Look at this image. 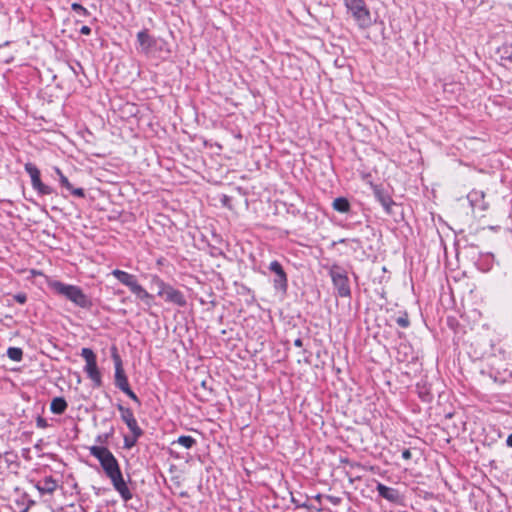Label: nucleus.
I'll return each mask as SVG.
<instances>
[{
	"label": "nucleus",
	"instance_id": "obj_26",
	"mask_svg": "<svg viewBox=\"0 0 512 512\" xmlns=\"http://www.w3.org/2000/svg\"><path fill=\"white\" fill-rule=\"evenodd\" d=\"M71 9L76 12L78 15L80 16H83V17H88L90 16V12L84 7L82 6L81 4L79 3H73L71 5Z\"/></svg>",
	"mask_w": 512,
	"mask_h": 512
},
{
	"label": "nucleus",
	"instance_id": "obj_21",
	"mask_svg": "<svg viewBox=\"0 0 512 512\" xmlns=\"http://www.w3.org/2000/svg\"><path fill=\"white\" fill-rule=\"evenodd\" d=\"M488 376L496 383L503 384L507 380V376H510V373L505 370L503 373H500L499 371L490 370L488 372Z\"/></svg>",
	"mask_w": 512,
	"mask_h": 512
},
{
	"label": "nucleus",
	"instance_id": "obj_35",
	"mask_svg": "<svg viewBox=\"0 0 512 512\" xmlns=\"http://www.w3.org/2000/svg\"><path fill=\"white\" fill-rule=\"evenodd\" d=\"M419 394L424 401H429L431 399L430 395L426 392H420Z\"/></svg>",
	"mask_w": 512,
	"mask_h": 512
},
{
	"label": "nucleus",
	"instance_id": "obj_1",
	"mask_svg": "<svg viewBox=\"0 0 512 512\" xmlns=\"http://www.w3.org/2000/svg\"><path fill=\"white\" fill-rule=\"evenodd\" d=\"M49 287L55 293L65 297L79 308L90 310L93 306L90 297H88L79 286L54 280L49 282Z\"/></svg>",
	"mask_w": 512,
	"mask_h": 512
},
{
	"label": "nucleus",
	"instance_id": "obj_8",
	"mask_svg": "<svg viewBox=\"0 0 512 512\" xmlns=\"http://www.w3.org/2000/svg\"><path fill=\"white\" fill-rule=\"evenodd\" d=\"M25 171L31 178V185L39 195H50L54 193V189L41 181L40 170L37 166L31 162H28L24 166Z\"/></svg>",
	"mask_w": 512,
	"mask_h": 512
},
{
	"label": "nucleus",
	"instance_id": "obj_27",
	"mask_svg": "<svg viewBox=\"0 0 512 512\" xmlns=\"http://www.w3.org/2000/svg\"><path fill=\"white\" fill-rule=\"evenodd\" d=\"M114 429L111 428V430L108 433L100 434L96 437V442L99 443V446H104L108 443L109 438L113 435Z\"/></svg>",
	"mask_w": 512,
	"mask_h": 512
},
{
	"label": "nucleus",
	"instance_id": "obj_28",
	"mask_svg": "<svg viewBox=\"0 0 512 512\" xmlns=\"http://www.w3.org/2000/svg\"><path fill=\"white\" fill-rule=\"evenodd\" d=\"M396 323L402 327V328H407L409 327L410 325V320H409V317H408V314L405 312L403 313L401 316L397 317L396 318Z\"/></svg>",
	"mask_w": 512,
	"mask_h": 512
},
{
	"label": "nucleus",
	"instance_id": "obj_15",
	"mask_svg": "<svg viewBox=\"0 0 512 512\" xmlns=\"http://www.w3.org/2000/svg\"><path fill=\"white\" fill-rule=\"evenodd\" d=\"M376 491L378 492L379 496L386 499L387 501L391 503H400L402 496L400 492L392 487H388L380 482L376 485Z\"/></svg>",
	"mask_w": 512,
	"mask_h": 512
},
{
	"label": "nucleus",
	"instance_id": "obj_33",
	"mask_svg": "<svg viewBox=\"0 0 512 512\" xmlns=\"http://www.w3.org/2000/svg\"><path fill=\"white\" fill-rule=\"evenodd\" d=\"M80 33L83 34V35H89L91 33V28L84 25L81 27L80 29Z\"/></svg>",
	"mask_w": 512,
	"mask_h": 512
},
{
	"label": "nucleus",
	"instance_id": "obj_38",
	"mask_svg": "<svg viewBox=\"0 0 512 512\" xmlns=\"http://www.w3.org/2000/svg\"><path fill=\"white\" fill-rule=\"evenodd\" d=\"M296 504H297V506H298V507H300V506H302V507L306 506L305 504H299V500H296Z\"/></svg>",
	"mask_w": 512,
	"mask_h": 512
},
{
	"label": "nucleus",
	"instance_id": "obj_34",
	"mask_svg": "<svg viewBox=\"0 0 512 512\" xmlns=\"http://www.w3.org/2000/svg\"><path fill=\"white\" fill-rule=\"evenodd\" d=\"M328 499L335 505H338L341 502L339 497L328 496Z\"/></svg>",
	"mask_w": 512,
	"mask_h": 512
},
{
	"label": "nucleus",
	"instance_id": "obj_22",
	"mask_svg": "<svg viewBox=\"0 0 512 512\" xmlns=\"http://www.w3.org/2000/svg\"><path fill=\"white\" fill-rule=\"evenodd\" d=\"M173 444H179L186 449H190L196 444V440L192 436L182 435L178 437V439L174 441Z\"/></svg>",
	"mask_w": 512,
	"mask_h": 512
},
{
	"label": "nucleus",
	"instance_id": "obj_37",
	"mask_svg": "<svg viewBox=\"0 0 512 512\" xmlns=\"http://www.w3.org/2000/svg\"><path fill=\"white\" fill-rule=\"evenodd\" d=\"M506 444L512 447V433L507 437Z\"/></svg>",
	"mask_w": 512,
	"mask_h": 512
},
{
	"label": "nucleus",
	"instance_id": "obj_25",
	"mask_svg": "<svg viewBox=\"0 0 512 512\" xmlns=\"http://www.w3.org/2000/svg\"><path fill=\"white\" fill-rule=\"evenodd\" d=\"M140 437L141 436H135L134 434L125 435L123 438L124 448L125 449L133 448L136 445V443Z\"/></svg>",
	"mask_w": 512,
	"mask_h": 512
},
{
	"label": "nucleus",
	"instance_id": "obj_13",
	"mask_svg": "<svg viewBox=\"0 0 512 512\" xmlns=\"http://www.w3.org/2000/svg\"><path fill=\"white\" fill-rule=\"evenodd\" d=\"M373 194L376 200L382 205L387 214H393V207L396 203L390 196V194L380 186L373 187Z\"/></svg>",
	"mask_w": 512,
	"mask_h": 512
},
{
	"label": "nucleus",
	"instance_id": "obj_31",
	"mask_svg": "<svg viewBox=\"0 0 512 512\" xmlns=\"http://www.w3.org/2000/svg\"><path fill=\"white\" fill-rule=\"evenodd\" d=\"M36 425L38 428H46L48 426V423H47V420L44 419L43 417L39 416L37 419H36Z\"/></svg>",
	"mask_w": 512,
	"mask_h": 512
},
{
	"label": "nucleus",
	"instance_id": "obj_17",
	"mask_svg": "<svg viewBox=\"0 0 512 512\" xmlns=\"http://www.w3.org/2000/svg\"><path fill=\"white\" fill-rule=\"evenodd\" d=\"M40 494H52L58 488V482L52 476H45L35 485Z\"/></svg>",
	"mask_w": 512,
	"mask_h": 512
},
{
	"label": "nucleus",
	"instance_id": "obj_14",
	"mask_svg": "<svg viewBox=\"0 0 512 512\" xmlns=\"http://www.w3.org/2000/svg\"><path fill=\"white\" fill-rule=\"evenodd\" d=\"M164 300L168 303L175 304L179 307H185L187 305L185 295L178 289H175L173 286L166 287L164 291V296H162Z\"/></svg>",
	"mask_w": 512,
	"mask_h": 512
},
{
	"label": "nucleus",
	"instance_id": "obj_40",
	"mask_svg": "<svg viewBox=\"0 0 512 512\" xmlns=\"http://www.w3.org/2000/svg\"><path fill=\"white\" fill-rule=\"evenodd\" d=\"M29 510V507H26L25 509H23L21 512H28Z\"/></svg>",
	"mask_w": 512,
	"mask_h": 512
},
{
	"label": "nucleus",
	"instance_id": "obj_39",
	"mask_svg": "<svg viewBox=\"0 0 512 512\" xmlns=\"http://www.w3.org/2000/svg\"><path fill=\"white\" fill-rule=\"evenodd\" d=\"M345 241H346V239H340V240L338 241V243H344Z\"/></svg>",
	"mask_w": 512,
	"mask_h": 512
},
{
	"label": "nucleus",
	"instance_id": "obj_4",
	"mask_svg": "<svg viewBox=\"0 0 512 512\" xmlns=\"http://www.w3.org/2000/svg\"><path fill=\"white\" fill-rule=\"evenodd\" d=\"M89 452L100 462V465L107 477L120 471L117 459L106 446H91L89 447Z\"/></svg>",
	"mask_w": 512,
	"mask_h": 512
},
{
	"label": "nucleus",
	"instance_id": "obj_16",
	"mask_svg": "<svg viewBox=\"0 0 512 512\" xmlns=\"http://www.w3.org/2000/svg\"><path fill=\"white\" fill-rule=\"evenodd\" d=\"M54 171L58 175L59 183L63 188L67 189L72 195H74L76 197H79V198L85 197L84 189L83 188H74L72 186V184L69 182L68 178L62 173V171L58 167H55Z\"/></svg>",
	"mask_w": 512,
	"mask_h": 512
},
{
	"label": "nucleus",
	"instance_id": "obj_36",
	"mask_svg": "<svg viewBox=\"0 0 512 512\" xmlns=\"http://www.w3.org/2000/svg\"><path fill=\"white\" fill-rule=\"evenodd\" d=\"M294 345L296 347H302L303 346V341L301 338H297L295 341H294Z\"/></svg>",
	"mask_w": 512,
	"mask_h": 512
},
{
	"label": "nucleus",
	"instance_id": "obj_11",
	"mask_svg": "<svg viewBox=\"0 0 512 512\" xmlns=\"http://www.w3.org/2000/svg\"><path fill=\"white\" fill-rule=\"evenodd\" d=\"M117 409L120 412L122 421L127 425L131 434H134L135 436H142L144 432L138 425L133 411L130 408L123 406L122 404H117Z\"/></svg>",
	"mask_w": 512,
	"mask_h": 512
},
{
	"label": "nucleus",
	"instance_id": "obj_29",
	"mask_svg": "<svg viewBox=\"0 0 512 512\" xmlns=\"http://www.w3.org/2000/svg\"><path fill=\"white\" fill-rule=\"evenodd\" d=\"M123 393H125L132 401H134L135 403H137L138 405L141 404L140 402V399L138 398V396L132 391V389L130 388V386H128L127 388L121 390Z\"/></svg>",
	"mask_w": 512,
	"mask_h": 512
},
{
	"label": "nucleus",
	"instance_id": "obj_30",
	"mask_svg": "<svg viewBox=\"0 0 512 512\" xmlns=\"http://www.w3.org/2000/svg\"><path fill=\"white\" fill-rule=\"evenodd\" d=\"M13 298L19 304H25L27 302V295L23 292L15 294Z\"/></svg>",
	"mask_w": 512,
	"mask_h": 512
},
{
	"label": "nucleus",
	"instance_id": "obj_24",
	"mask_svg": "<svg viewBox=\"0 0 512 512\" xmlns=\"http://www.w3.org/2000/svg\"><path fill=\"white\" fill-rule=\"evenodd\" d=\"M7 356L16 362H19L23 358V351L19 347H9L7 350Z\"/></svg>",
	"mask_w": 512,
	"mask_h": 512
},
{
	"label": "nucleus",
	"instance_id": "obj_23",
	"mask_svg": "<svg viewBox=\"0 0 512 512\" xmlns=\"http://www.w3.org/2000/svg\"><path fill=\"white\" fill-rule=\"evenodd\" d=\"M151 282L152 284L157 286V295L160 297L164 296V291L166 290V287L170 286V284L165 283L158 275H153L151 278Z\"/></svg>",
	"mask_w": 512,
	"mask_h": 512
},
{
	"label": "nucleus",
	"instance_id": "obj_20",
	"mask_svg": "<svg viewBox=\"0 0 512 512\" xmlns=\"http://www.w3.org/2000/svg\"><path fill=\"white\" fill-rule=\"evenodd\" d=\"M332 207L334 210L340 213H347L350 210V203L345 197H338L334 199L332 203Z\"/></svg>",
	"mask_w": 512,
	"mask_h": 512
},
{
	"label": "nucleus",
	"instance_id": "obj_10",
	"mask_svg": "<svg viewBox=\"0 0 512 512\" xmlns=\"http://www.w3.org/2000/svg\"><path fill=\"white\" fill-rule=\"evenodd\" d=\"M112 359H113L114 367H115V375H114L115 386L118 389L123 390L130 385L128 382V377L123 368L122 359L119 356V354L117 353V349L115 347L113 348Z\"/></svg>",
	"mask_w": 512,
	"mask_h": 512
},
{
	"label": "nucleus",
	"instance_id": "obj_19",
	"mask_svg": "<svg viewBox=\"0 0 512 512\" xmlns=\"http://www.w3.org/2000/svg\"><path fill=\"white\" fill-rule=\"evenodd\" d=\"M68 407L66 400L63 397H55L50 404V410L53 414L61 415Z\"/></svg>",
	"mask_w": 512,
	"mask_h": 512
},
{
	"label": "nucleus",
	"instance_id": "obj_5",
	"mask_svg": "<svg viewBox=\"0 0 512 512\" xmlns=\"http://www.w3.org/2000/svg\"><path fill=\"white\" fill-rule=\"evenodd\" d=\"M137 50L146 56H156L164 50L165 41L155 38L149 34L147 29H143L137 33Z\"/></svg>",
	"mask_w": 512,
	"mask_h": 512
},
{
	"label": "nucleus",
	"instance_id": "obj_32",
	"mask_svg": "<svg viewBox=\"0 0 512 512\" xmlns=\"http://www.w3.org/2000/svg\"><path fill=\"white\" fill-rule=\"evenodd\" d=\"M412 457V453L409 449H404L402 451V458L405 459V460H410Z\"/></svg>",
	"mask_w": 512,
	"mask_h": 512
},
{
	"label": "nucleus",
	"instance_id": "obj_12",
	"mask_svg": "<svg viewBox=\"0 0 512 512\" xmlns=\"http://www.w3.org/2000/svg\"><path fill=\"white\" fill-rule=\"evenodd\" d=\"M114 489L119 493L121 498L126 502L132 499L133 495L127 483L125 482L121 470L108 477Z\"/></svg>",
	"mask_w": 512,
	"mask_h": 512
},
{
	"label": "nucleus",
	"instance_id": "obj_3",
	"mask_svg": "<svg viewBox=\"0 0 512 512\" xmlns=\"http://www.w3.org/2000/svg\"><path fill=\"white\" fill-rule=\"evenodd\" d=\"M328 274L331 277L332 284L337 292V295L342 298L351 297V288L348 274L345 268L337 263L328 267Z\"/></svg>",
	"mask_w": 512,
	"mask_h": 512
},
{
	"label": "nucleus",
	"instance_id": "obj_41",
	"mask_svg": "<svg viewBox=\"0 0 512 512\" xmlns=\"http://www.w3.org/2000/svg\"><path fill=\"white\" fill-rule=\"evenodd\" d=\"M180 495H181L182 497H184V496H187V493H186V492H182Z\"/></svg>",
	"mask_w": 512,
	"mask_h": 512
},
{
	"label": "nucleus",
	"instance_id": "obj_7",
	"mask_svg": "<svg viewBox=\"0 0 512 512\" xmlns=\"http://www.w3.org/2000/svg\"><path fill=\"white\" fill-rule=\"evenodd\" d=\"M80 355L86 361L84 371L86 372L88 378L91 379L94 387H97V388L101 387L102 386V377H101L99 368L97 366V359H96L95 353L90 348H82Z\"/></svg>",
	"mask_w": 512,
	"mask_h": 512
},
{
	"label": "nucleus",
	"instance_id": "obj_9",
	"mask_svg": "<svg viewBox=\"0 0 512 512\" xmlns=\"http://www.w3.org/2000/svg\"><path fill=\"white\" fill-rule=\"evenodd\" d=\"M269 270L275 274L273 279L274 289L285 294L288 289V278L281 263L277 260L272 261L269 265Z\"/></svg>",
	"mask_w": 512,
	"mask_h": 512
},
{
	"label": "nucleus",
	"instance_id": "obj_18",
	"mask_svg": "<svg viewBox=\"0 0 512 512\" xmlns=\"http://www.w3.org/2000/svg\"><path fill=\"white\" fill-rule=\"evenodd\" d=\"M485 194L483 191L472 190L468 195V201L472 208H478L482 211L487 210L488 203L484 201Z\"/></svg>",
	"mask_w": 512,
	"mask_h": 512
},
{
	"label": "nucleus",
	"instance_id": "obj_2",
	"mask_svg": "<svg viewBox=\"0 0 512 512\" xmlns=\"http://www.w3.org/2000/svg\"><path fill=\"white\" fill-rule=\"evenodd\" d=\"M111 274L123 285L129 288L137 299L141 300L148 307L152 306L154 296L142 287L134 274L120 269H114Z\"/></svg>",
	"mask_w": 512,
	"mask_h": 512
},
{
	"label": "nucleus",
	"instance_id": "obj_6",
	"mask_svg": "<svg viewBox=\"0 0 512 512\" xmlns=\"http://www.w3.org/2000/svg\"><path fill=\"white\" fill-rule=\"evenodd\" d=\"M344 4L360 28L371 26V14L364 0H344Z\"/></svg>",
	"mask_w": 512,
	"mask_h": 512
}]
</instances>
